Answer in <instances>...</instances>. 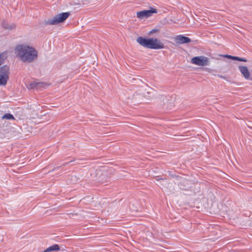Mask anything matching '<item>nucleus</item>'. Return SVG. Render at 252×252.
I'll use <instances>...</instances> for the list:
<instances>
[{"label":"nucleus","mask_w":252,"mask_h":252,"mask_svg":"<svg viewBox=\"0 0 252 252\" xmlns=\"http://www.w3.org/2000/svg\"><path fill=\"white\" fill-rule=\"evenodd\" d=\"M192 63L199 66H206L209 64V59L204 56L193 57L191 59Z\"/></svg>","instance_id":"39448f33"},{"label":"nucleus","mask_w":252,"mask_h":252,"mask_svg":"<svg viewBox=\"0 0 252 252\" xmlns=\"http://www.w3.org/2000/svg\"><path fill=\"white\" fill-rule=\"evenodd\" d=\"M2 119L13 120H14L15 119L12 114H11L10 113H5L2 116Z\"/></svg>","instance_id":"f8f14e48"},{"label":"nucleus","mask_w":252,"mask_h":252,"mask_svg":"<svg viewBox=\"0 0 252 252\" xmlns=\"http://www.w3.org/2000/svg\"><path fill=\"white\" fill-rule=\"evenodd\" d=\"M69 12H63L59 14L51 19L44 20V24L45 25H56L63 22L70 15Z\"/></svg>","instance_id":"7ed1b4c3"},{"label":"nucleus","mask_w":252,"mask_h":252,"mask_svg":"<svg viewBox=\"0 0 252 252\" xmlns=\"http://www.w3.org/2000/svg\"><path fill=\"white\" fill-rule=\"evenodd\" d=\"M157 10L154 8L151 7L150 10H144L137 12V17L140 19L148 18L152 15L153 13H157Z\"/></svg>","instance_id":"423d86ee"},{"label":"nucleus","mask_w":252,"mask_h":252,"mask_svg":"<svg viewBox=\"0 0 252 252\" xmlns=\"http://www.w3.org/2000/svg\"><path fill=\"white\" fill-rule=\"evenodd\" d=\"M136 41L141 46L147 48L156 50L164 48L163 43L156 38H146L140 36L137 38Z\"/></svg>","instance_id":"f03ea898"},{"label":"nucleus","mask_w":252,"mask_h":252,"mask_svg":"<svg viewBox=\"0 0 252 252\" xmlns=\"http://www.w3.org/2000/svg\"><path fill=\"white\" fill-rule=\"evenodd\" d=\"M15 52L20 60L25 63H32L38 57L37 51L27 45H19L15 48Z\"/></svg>","instance_id":"f257e3e1"},{"label":"nucleus","mask_w":252,"mask_h":252,"mask_svg":"<svg viewBox=\"0 0 252 252\" xmlns=\"http://www.w3.org/2000/svg\"><path fill=\"white\" fill-rule=\"evenodd\" d=\"M158 32V30L157 29H153L152 31H151L149 32V34H152L153 33L156 32Z\"/></svg>","instance_id":"2eb2a0df"},{"label":"nucleus","mask_w":252,"mask_h":252,"mask_svg":"<svg viewBox=\"0 0 252 252\" xmlns=\"http://www.w3.org/2000/svg\"><path fill=\"white\" fill-rule=\"evenodd\" d=\"M60 250V246L57 244L53 245L46 249H45L43 252H50L51 251H59Z\"/></svg>","instance_id":"9d476101"},{"label":"nucleus","mask_w":252,"mask_h":252,"mask_svg":"<svg viewBox=\"0 0 252 252\" xmlns=\"http://www.w3.org/2000/svg\"><path fill=\"white\" fill-rule=\"evenodd\" d=\"M238 68L241 73L246 80H252V78L251 77L250 72L247 66L239 65Z\"/></svg>","instance_id":"1a4fd4ad"},{"label":"nucleus","mask_w":252,"mask_h":252,"mask_svg":"<svg viewBox=\"0 0 252 252\" xmlns=\"http://www.w3.org/2000/svg\"><path fill=\"white\" fill-rule=\"evenodd\" d=\"M174 41L177 44H183L191 42V39L183 35H178L174 37Z\"/></svg>","instance_id":"6e6552de"},{"label":"nucleus","mask_w":252,"mask_h":252,"mask_svg":"<svg viewBox=\"0 0 252 252\" xmlns=\"http://www.w3.org/2000/svg\"><path fill=\"white\" fill-rule=\"evenodd\" d=\"M220 78H224V77H223V76H221H221H220Z\"/></svg>","instance_id":"a211bd4d"},{"label":"nucleus","mask_w":252,"mask_h":252,"mask_svg":"<svg viewBox=\"0 0 252 252\" xmlns=\"http://www.w3.org/2000/svg\"><path fill=\"white\" fill-rule=\"evenodd\" d=\"M47 85L44 82H32L27 85V88L30 89L40 90L42 88H45Z\"/></svg>","instance_id":"0eeeda50"},{"label":"nucleus","mask_w":252,"mask_h":252,"mask_svg":"<svg viewBox=\"0 0 252 252\" xmlns=\"http://www.w3.org/2000/svg\"><path fill=\"white\" fill-rule=\"evenodd\" d=\"M72 162V160L70 161L69 162H64L63 163L62 165L61 166V167H62V166H64L65 165H66L67 164H68L69 163Z\"/></svg>","instance_id":"f3484780"},{"label":"nucleus","mask_w":252,"mask_h":252,"mask_svg":"<svg viewBox=\"0 0 252 252\" xmlns=\"http://www.w3.org/2000/svg\"><path fill=\"white\" fill-rule=\"evenodd\" d=\"M225 57L228 58V59H232L233 60H234V58H235V56H231V55H225Z\"/></svg>","instance_id":"4468645a"},{"label":"nucleus","mask_w":252,"mask_h":252,"mask_svg":"<svg viewBox=\"0 0 252 252\" xmlns=\"http://www.w3.org/2000/svg\"><path fill=\"white\" fill-rule=\"evenodd\" d=\"M234 60H236V61H240V62H247V60L245 58H240V57H236V56H235Z\"/></svg>","instance_id":"ddd939ff"},{"label":"nucleus","mask_w":252,"mask_h":252,"mask_svg":"<svg viewBox=\"0 0 252 252\" xmlns=\"http://www.w3.org/2000/svg\"><path fill=\"white\" fill-rule=\"evenodd\" d=\"M9 68L4 65L0 68V86L5 85L8 79Z\"/></svg>","instance_id":"20e7f679"},{"label":"nucleus","mask_w":252,"mask_h":252,"mask_svg":"<svg viewBox=\"0 0 252 252\" xmlns=\"http://www.w3.org/2000/svg\"><path fill=\"white\" fill-rule=\"evenodd\" d=\"M3 63V60L2 59V56L0 55V65H1Z\"/></svg>","instance_id":"dca6fc26"},{"label":"nucleus","mask_w":252,"mask_h":252,"mask_svg":"<svg viewBox=\"0 0 252 252\" xmlns=\"http://www.w3.org/2000/svg\"><path fill=\"white\" fill-rule=\"evenodd\" d=\"M2 26L3 28L7 30H12L15 28L14 24H9L6 21H3L2 23Z\"/></svg>","instance_id":"9b49d317"}]
</instances>
